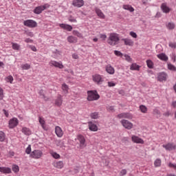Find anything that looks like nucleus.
<instances>
[{"instance_id":"1","label":"nucleus","mask_w":176,"mask_h":176,"mask_svg":"<svg viewBox=\"0 0 176 176\" xmlns=\"http://www.w3.org/2000/svg\"><path fill=\"white\" fill-rule=\"evenodd\" d=\"M119 41H120V38L118 33H110L107 39V43L109 44L110 46H116V45L119 43Z\"/></svg>"},{"instance_id":"2","label":"nucleus","mask_w":176,"mask_h":176,"mask_svg":"<svg viewBox=\"0 0 176 176\" xmlns=\"http://www.w3.org/2000/svg\"><path fill=\"white\" fill-rule=\"evenodd\" d=\"M87 101H97V100H100V94H98L97 90L87 91Z\"/></svg>"},{"instance_id":"3","label":"nucleus","mask_w":176,"mask_h":176,"mask_svg":"<svg viewBox=\"0 0 176 176\" xmlns=\"http://www.w3.org/2000/svg\"><path fill=\"white\" fill-rule=\"evenodd\" d=\"M92 80L94 83H96V85H102V83L104 82V78H102V75H100L98 74H94L92 76Z\"/></svg>"},{"instance_id":"4","label":"nucleus","mask_w":176,"mask_h":176,"mask_svg":"<svg viewBox=\"0 0 176 176\" xmlns=\"http://www.w3.org/2000/svg\"><path fill=\"white\" fill-rule=\"evenodd\" d=\"M23 25L29 28H35L38 27V23L32 19H28L23 21Z\"/></svg>"},{"instance_id":"5","label":"nucleus","mask_w":176,"mask_h":176,"mask_svg":"<svg viewBox=\"0 0 176 176\" xmlns=\"http://www.w3.org/2000/svg\"><path fill=\"white\" fill-rule=\"evenodd\" d=\"M30 156L32 159H41L43 156V152L41 150H34Z\"/></svg>"},{"instance_id":"6","label":"nucleus","mask_w":176,"mask_h":176,"mask_svg":"<svg viewBox=\"0 0 176 176\" xmlns=\"http://www.w3.org/2000/svg\"><path fill=\"white\" fill-rule=\"evenodd\" d=\"M49 8H50V5H49L48 3H46L44 6H38L34 10V13H35L36 14H41V13H42L43 10Z\"/></svg>"},{"instance_id":"7","label":"nucleus","mask_w":176,"mask_h":176,"mask_svg":"<svg viewBox=\"0 0 176 176\" xmlns=\"http://www.w3.org/2000/svg\"><path fill=\"white\" fill-rule=\"evenodd\" d=\"M50 67H54L55 68H58L59 69H63L64 68V65L61 61L58 62L56 60H50L49 63Z\"/></svg>"},{"instance_id":"8","label":"nucleus","mask_w":176,"mask_h":176,"mask_svg":"<svg viewBox=\"0 0 176 176\" xmlns=\"http://www.w3.org/2000/svg\"><path fill=\"white\" fill-rule=\"evenodd\" d=\"M120 123L126 130H131L134 126L132 122L127 120H122L120 121Z\"/></svg>"},{"instance_id":"9","label":"nucleus","mask_w":176,"mask_h":176,"mask_svg":"<svg viewBox=\"0 0 176 176\" xmlns=\"http://www.w3.org/2000/svg\"><path fill=\"white\" fill-rule=\"evenodd\" d=\"M167 78H168V76L167 75V73L164 72H162L157 74V80L158 82H166L167 80Z\"/></svg>"},{"instance_id":"10","label":"nucleus","mask_w":176,"mask_h":176,"mask_svg":"<svg viewBox=\"0 0 176 176\" xmlns=\"http://www.w3.org/2000/svg\"><path fill=\"white\" fill-rule=\"evenodd\" d=\"M19 124V120L16 118H13L10 120L8 126L10 129H14Z\"/></svg>"},{"instance_id":"11","label":"nucleus","mask_w":176,"mask_h":176,"mask_svg":"<svg viewBox=\"0 0 176 176\" xmlns=\"http://www.w3.org/2000/svg\"><path fill=\"white\" fill-rule=\"evenodd\" d=\"M117 118H118V119H129L131 120L133 119V115L131 113H120L117 116Z\"/></svg>"},{"instance_id":"12","label":"nucleus","mask_w":176,"mask_h":176,"mask_svg":"<svg viewBox=\"0 0 176 176\" xmlns=\"http://www.w3.org/2000/svg\"><path fill=\"white\" fill-rule=\"evenodd\" d=\"M131 141L134 142V144H144L145 142L144 141V140H142V138L135 135H133L131 136Z\"/></svg>"},{"instance_id":"13","label":"nucleus","mask_w":176,"mask_h":176,"mask_svg":"<svg viewBox=\"0 0 176 176\" xmlns=\"http://www.w3.org/2000/svg\"><path fill=\"white\" fill-rule=\"evenodd\" d=\"M163 148L166 149V151H175L176 144L175 143H167L166 144H164Z\"/></svg>"},{"instance_id":"14","label":"nucleus","mask_w":176,"mask_h":176,"mask_svg":"<svg viewBox=\"0 0 176 176\" xmlns=\"http://www.w3.org/2000/svg\"><path fill=\"white\" fill-rule=\"evenodd\" d=\"M52 166L55 167V168H58L59 170H61V168H64V162L55 161L52 163Z\"/></svg>"},{"instance_id":"15","label":"nucleus","mask_w":176,"mask_h":176,"mask_svg":"<svg viewBox=\"0 0 176 176\" xmlns=\"http://www.w3.org/2000/svg\"><path fill=\"white\" fill-rule=\"evenodd\" d=\"M55 134L58 137V138H61L64 135V131L63 129L59 126H55Z\"/></svg>"},{"instance_id":"16","label":"nucleus","mask_w":176,"mask_h":176,"mask_svg":"<svg viewBox=\"0 0 176 176\" xmlns=\"http://www.w3.org/2000/svg\"><path fill=\"white\" fill-rule=\"evenodd\" d=\"M77 139L79 140L80 148H85L86 146V139H85V136L78 135Z\"/></svg>"},{"instance_id":"17","label":"nucleus","mask_w":176,"mask_h":176,"mask_svg":"<svg viewBox=\"0 0 176 176\" xmlns=\"http://www.w3.org/2000/svg\"><path fill=\"white\" fill-rule=\"evenodd\" d=\"M73 6L76 8H82L85 5V1L83 0H73L72 1Z\"/></svg>"},{"instance_id":"18","label":"nucleus","mask_w":176,"mask_h":176,"mask_svg":"<svg viewBox=\"0 0 176 176\" xmlns=\"http://www.w3.org/2000/svg\"><path fill=\"white\" fill-rule=\"evenodd\" d=\"M88 127L90 131H98V126L91 121L88 122Z\"/></svg>"},{"instance_id":"19","label":"nucleus","mask_w":176,"mask_h":176,"mask_svg":"<svg viewBox=\"0 0 176 176\" xmlns=\"http://www.w3.org/2000/svg\"><path fill=\"white\" fill-rule=\"evenodd\" d=\"M122 41L124 42L125 46H134V41L131 38H122Z\"/></svg>"},{"instance_id":"20","label":"nucleus","mask_w":176,"mask_h":176,"mask_svg":"<svg viewBox=\"0 0 176 176\" xmlns=\"http://www.w3.org/2000/svg\"><path fill=\"white\" fill-rule=\"evenodd\" d=\"M161 9L164 13H170L171 9L167 6V3H163L161 5Z\"/></svg>"},{"instance_id":"21","label":"nucleus","mask_w":176,"mask_h":176,"mask_svg":"<svg viewBox=\"0 0 176 176\" xmlns=\"http://www.w3.org/2000/svg\"><path fill=\"white\" fill-rule=\"evenodd\" d=\"M105 69L107 74H109V75H113V74H115V68H113V67H112L111 65H107Z\"/></svg>"},{"instance_id":"22","label":"nucleus","mask_w":176,"mask_h":176,"mask_svg":"<svg viewBox=\"0 0 176 176\" xmlns=\"http://www.w3.org/2000/svg\"><path fill=\"white\" fill-rule=\"evenodd\" d=\"M55 105L56 107H60L63 105V96L61 95H58L55 100Z\"/></svg>"},{"instance_id":"23","label":"nucleus","mask_w":176,"mask_h":176,"mask_svg":"<svg viewBox=\"0 0 176 176\" xmlns=\"http://www.w3.org/2000/svg\"><path fill=\"white\" fill-rule=\"evenodd\" d=\"M95 12L100 19H105V14H104V12H102V11H101V10H100L98 8H95Z\"/></svg>"},{"instance_id":"24","label":"nucleus","mask_w":176,"mask_h":176,"mask_svg":"<svg viewBox=\"0 0 176 176\" xmlns=\"http://www.w3.org/2000/svg\"><path fill=\"white\" fill-rule=\"evenodd\" d=\"M157 57L160 60H162V61H168V56H167L164 53L157 54Z\"/></svg>"},{"instance_id":"25","label":"nucleus","mask_w":176,"mask_h":176,"mask_svg":"<svg viewBox=\"0 0 176 176\" xmlns=\"http://www.w3.org/2000/svg\"><path fill=\"white\" fill-rule=\"evenodd\" d=\"M0 173H3V174H10L12 169L8 167H0Z\"/></svg>"},{"instance_id":"26","label":"nucleus","mask_w":176,"mask_h":176,"mask_svg":"<svg viewBox=\"0 0 176 176\" xmlns=\"http://www.w3.org/2000/svg\"><path fill=\"white\" fill-rule=\"evenodd\" d=\"M59 27L63 30H67V31H72V27L71 25L60 23L59 24Z\"/></svg>"},{"instance_id":"27","label":"nucleus","mask_w":176,"mask_h":176,"mask_svg":"<svg viewBox=\"0 0 176 176\" xmlns=\"http://www.w3.org/2000/svg\"><path fill=\"white\" fill-rule=\"evenodd\" d=\"M122 8L124 10H129V12H133L135 10L134 8H133V6H131V5H129V4H124L122 6Z\"/></svg>"},{"instance_id":"28","label":"nucleus","mask_w":176,"mask_h":176,"mask_svg":"<svg viewBox=\"0 0 176 176\" xmlns=\"http://www.w3.org/2000/svg\"><path fill=\"white\" fill-rule=\"evenodd\" d=\"M67 41L69 43H76L78 42V38L74 36H69L67 37Z\"/></svg>"},{"instance_id":"29","label":"nucleus","mask_w":176,"mask_h":176,"mask_svg":"<svg viewBox=\"0 0 176 176\" xmlns=\"http://www.w3.org/2000/svg\"><path fill=\"white\" fill-rule=\"evenodd\" d=\"M38 122L40 124H41L42 129H43V130L47 131V128H46V124H45V120L43 118L39 117Z\"/></svg>"},{"instance_id":"30","label":"nucleus","mask_w":176,"mask_h":176,"mask_svg":"<svg viewBox=\"0 0 176 176\" xmlns=\"http://www.w3.org/2000/svg\"><path fill=\"white\" fill-rule=\"evenodd\" d=\"M62 90L64 93V94H68L69 90V87L65 83H63L62 85Z\"/></svg>"},{"instance_id":"31","label":"nucleus","mask_w":176,"mask_h":176,"mask_svg":"<svg viewBox=\"0 0 176 176\" xmlns=\"http://www.w3.org/2000/svg\"><path fill=\"white\" fill-rule=\"evenodd\" d=\"M50 154L51 155V156H52V157H54V159H60L61 157V156L60 155V154L54 152L52 150L50 151Z\"/></svg>"},{"instance_id":"32","label":"nucleus","mask_w":176,"mask_h":176,"mask_svg":"<svg viewBox=\"0 0 176 176\" xmlns=\"http://www.w3.org/2000/svg\"><path fill=\"white\" fill-rule=\"evenodd\" d=\"M140 68H141V66L137 65V63H133L130 67L131 71H139Z\"/></svg>"},{"instance_id":"33","label":"nucleus","mask_w":176,"mask_h":176,"mask_svg":"<svg viewBox=\"0 0 176 176\" xmlns=\"http://www.w3.org/2000/svg\"><path fill=\"white\" fill-rule=\"evenodd\" d=\"M139 109H140V111L142 112V113H148V107L144 104H141L139 107Z\"/></svg>"},{"instance_id":"34","label":"nucleus","mask_w":176,"mask_h":176,"mask_svg":"<svg viewBox=\"0 0 176 176\" xmlns=\"http://www.w3.org/2000/svg\"><path fill=\"white\" fill-rule=\"evenodd\" d=\"M22 133H23V134H25V135H30L31 134V130H30V129L27 128V127H23L22 129Z\"/></svg>"},{"instance_id":"35","label":"nucleus","mask_w":176,"mask_h":176,"mask_svg":"<svg viewBox=\"0 0 176 176\" xmlns=\"http://www.w3.org/2000/svg\"><path fill=\"white\" fill-rule=\"evenodd\" d=\"M72 34H73V35L78 36V38H81L82 39H83V34H82V33L79 32V31L74 30Z\"/></svg>"},{"instance_id":"36","label":"nucleus","mask_w":176,"mask_h":176,"mask_svg":"<svg viewBox=\"0 0 176 176\" xmlns=\"http://www.w3.org/2000/svg\"><path fill=\"white\" fill-rule=\"evenodd\" d=\"M6 82H7V83H13V80H14V79L13 78V76L10 75L8 76H7L5 78Z\"/></svg>"},{"instance_id":"37","label":"nucleus","mask_w":176,"mask_h":176,"mask_svg":"<svg viewBox=\"0 0 176 176\" xmlns=\"http://www.w3.org/2000/svg\"><path fill=\"white\" fill-rule=\"evenodd\" d=\"M154 166L155 167H160L162 166V160L157 158L154 162Z\"/></svg>"},{"instance_id":"38","label":"nucleus","mask_w":176,"mask_h":176,"mask_svg":"<svg viewBox=\"0 0 176 176\" xmlns=\"http://www.w3.org/2000/svg\"><path fill=\"white\" fill-rule=\"evenodd\" d=\"M166 28L168 30H174V28H175V24H174L173 22H169L166 25Z\"/></svg>"},{"instance_id":"39","label":"nucleus","mask_w":176,"mask_h":176,"mask_svg":"<svg viewBox=\"0 0 176 176\" xmlns=\"http://www.w3.org/2000/svg\"><path fill=\"white\" fill-rule=\"evenodd\" d=\"M12 47L14 50H20V45L17 43H12Z\"/></svg>"},{"instance_id":"40","label":"nucleus","mask_w":176,"mask_h":176,"mask_svg":"<svg viewBox=\"0 0 176 176\" xmlns=\"http://www.w3.org/2000/svg\"><path fill=\"white\" fill-rule=\"evenodd\" d=\"M91 119H98V112H94L90 114Z\"/></svg>"},{"instance_id":"41","label":"nucleus","mask_w":176,"mask_h":176,"mask_svg":"<svg viewBox=\"0 0 176 176\" xmlns=\"http://www.w3.org/2000/svg\"><path fill=\"white\" fill-rule=\"evenodd\" d=\"M6 138V135H5V133L3 131H0V141L1 142H3L5 141V139Z\"/></svg>"},{"instance_id":"42","label":"nucleus","mask_w":176,"mask_h":176,"mask_svg":"<svg viewBox=\"0 0 176 176\" xmlns=\"http://www.w3.org/2000/svg\"><path fill=\"white\" fill-rule=\"evenodd\" d=\"M147 67L150 69L153 68V62L151 60H146Z\"/></svg>"},{"instance_id":"43","label":"nucleus","mask_w":176,"mask_h":176,"mask_svg":"<svg viewBox=\"0 0 176 176\" xmlns=\"http://www.w3.org/2000/svg\"><path fill=\"white\" fill-rule=\"evenodd\" d=\"M21 68L22 69H24V70L30 69V68H31V65L28 63H26V64L22 65Z\"/></svg>"},{"instance_id":"44","label":"nucleus","mask_w":176,"mask_h":176,"mask_svg":"<svg viewBox=\"0 0 176 176\" xmlns=\"http://www.w3.org/2000/svg\"><path fill=\"white\" fill-rule=\"evenodd\" d=\"M168 69H170V71H176L175 66L171 63L168 64Z\"/></svg>"},{"instance_id":"45","label":"nucleus","mask_w":176,"mask_h":176,"mask_svg":"<svg viewBox=\"0 0 176 176\" xmlns=\"http://www.w3.org/2000/svg\"><path fill=\"white\" fill-rule=\"evenodd\" d=\"M114 54L118 57H123V54L120 51L115 50Z\"/></svg>"},{"instance_id":"46","label":"nucleus","mask_w":176,"mask_h":176,"mask_svg":"<svg viewBox=\"0 0 176 176\" xmlns=\"http://www.w3.org/2000/svg\"><path fill=\"white\" fill-rule=\"evenodd\" d=\"M12 171H14V173H19V166L12 165Z\"/></svg>"},{"instance_id":"47","label":"nucleus","mask_w":176,"mask_h":176,"mask_svg":"<svg viewBox=\"0 0 176 176\" xmlns=\"http://www.w3.org/2000/svg\"><path fill=\"white\" fill-rule=\"evenodd\" d=\"M124 57L125 58L126 61H128V63H131V61H133V59L131 58V57H130V56L127 54H125Z\"/></svg>"},{"instance_id":"48","label":"nucleus","mask_w":176,"mask_h":176,"mask_svg":"<svg viewBox=\"0 0 176 176\" xmlns=\"http://www.w3.org/2000/svg\"><path fill=\"white\" fill-rule=\"evenodd\" d=\"M109 87H115L116 86V83L113 81H109L107 82Z\"/></svg>"},{"instance_id":"49","label":"nucleus","mask_w":176,"mask_h":176,"mask_svg":"<svg viewBox=\"0 0 176 176\" xmlns=\"http://www.w3.org/2000/svg\"><path fill=\"white\" fill-rule=\"evenodd\" d=\"M168 45L171 49H176V43L170 42Z\"/></svg>"},{"instance_id":"50","label":"nucleus","mask_w":176,"mask_h":176,"mask_svg":"<svg viewBox=\"0 0 176 176\" xmlns=\"http://www.w3.org/2000/svg\"><path fill=\"white\" fill-rule=\"evenodd\" d=\"M129 35L131 36H132V38H138V35H137V33L134 32H129Z\"/></svg>"},{"instance_id":"51","label":"nucleus","mask_w":176,"mask_h":176,"mask_svg":"<svg viewBox=\"0 0 176 176\" xmlns=\"http://www.w3.org/2000/svg\"><path fill=\"white\" fill-rule=\"evenodd\" d=\"M168 167L170 168H174V170H176V164H173V163L170 162L168 164Z\"/></svg>"},{"instance_id":"52","label":"nucleus","mask_w":176,"mask_h":176,"mask_svg":"<svg viewBox=\"0 0 176 176\" xmlns=\"http://www.w3.org/2000/svg\"><path fill=\"white\" fill-rule=\"evenodd\" d=\"M126 174H127V170H126V169H122V170L120 172V176L126 175Z\"/></svg>"},{"instance_id":"53","label":"nucleus","mask_w":176,"mask_h":176,"mask_svg":"<svg viewBox=\"0 0 176 176\" xmlns=\"http://www.w3.org/2000/svg\"><path fill=\"white\" fill-rule=\"evenodd\" d=\"M3 100V89L0 87V100Z\"/></svg>"},{"instance_id":"54","label":"nucleus","mask_w":176,"mask_h":176,"mask_svg":"<svg viewBox=\"0 0 176 176\" xmlns=\"http://www.w3.org/2000/svg\"><path fill=\"white\" fill-rule=\"evenodd\" d=\"M25 153L28 154V155H30V153H31V145H29L28 146V148H26L25 150Z\"/></svg>"},{"instance_id":"55","label":"nucleus","mask_w":176,"mask_h":176,"mask_svg":"<svg viewBox=\"0 0 176 176\" xmlns=\"http://www.w3.org/2000/svg\"><path fill=\"white\" fill-rule=\"evenodd\" d=\"M153 113H154V115H158V116H160V114H161L160 111L157 109H155L153 110Z\"/></svg>"},{"instance_id":"56","label":"nucleus","mask_w":176,"mask_h":176,"mask_svg":"<svg viewBox=\"0 0 176 176\" xmlns=\"http://www.w3.org/2000/svg\"><path fill=\"white\" fill-rule=\"evenodd\" d=\"M100 39H102V41H105V39H107V34H100Z\"/></svg>"},{"instance_id":"57","label":"nucleus","mask_w":176,"mask_h":176,"mask_svg":"<svg viewBox=\"0 0 176 176\" xmlns=\"http://www.w3.org/2000/svg\"><path fill=\"white\" fill-rule=\"evenodd\" d=\"M39 95L41 96V98H45V92L43 89L39 91Z\"/></svg>"},{"instance_id":"58","label":"nucleus","mask_w":176,"mask_h":176,"mask_svg":"<svg viewBox=\"0 0 176 176\" xmlns=\"http://www.w3.org/2000/svg\"><path fill=\"white\" fill-rule=\"evenodd\" d=\"M3 112L6 118H9V111L6 109H3Z\"/></svg>"},{"instance_id":"59","label":"nucleus","mask_w":176,"mask_h":176,"mask_svg":"<svg viewBox=\"0 0 176 176\" xmlns=\"http://www.w3.org/2000/svg\"><path fill=\"white\" fill-rule=\"evenodd\" d=\"M25 42L26 43H32V42H34V41H32V39H31V38H26V39H25Z\"/></svg>"},{"instance_id":"60","label":"nucleus","mask_w":176,"mask_h":176,"mask_svg":"<svg viewBox=\"0 0 176 176\" xmlns=\"http://www.w3.org/2000/svg\"><path fill=\"white\" fill-rule=\"evenodd\" d=\"M26 34L28 35V36H31L32 38V36H34V33H32V32H26Z\"/></svg>"},{"instance_id":"61","label":"nucleus","mask_w":176,"mask_h":176,"mask_svg":"<svg viewBox=\"0 0 176 176\" xmlns=\"http://www.w3.org/2000/svg\"><path fill=\"white\" fill-rule=\"evenodd\" d=\"M107 110L110 112H113V111H115V109L113 108V107H109L107 108Z\"/></svg>"},{"instance_id":"62","label":"nucleus","mask_w":176,"mask_h":176,"mask_svg":"<svg viewBox=\"0 0 176 176\" xmlns=\"http://www.w3.org/2000/svg\"><path fill=\"white\" fill-rule=\"evenodd\" d=\"M56 144L57 145V146H61V140H56Z\"/></svg>"},{"instance_id":"63","label":"nucleus","mask_w":176,"mask_h":176,"mask_svg":"<svg viewBox=\"0 0 176 176\" xmlns=\"http://www.w3.org/2000/svg\"><path fill=\"white\" fill-rule=\"evenodd\" d=\"M72 58H74V60H78V58H79V56H78V54H73L72 55Z\"/></svg>"},{"instance_id":"64","label":"nucleus","mask_w":176,"mask_h":176,"mask_svg":"<svg viewBox=\"0 0 176 176\" xmlns=\"http://www.w3.org/2000/svg\"><path fill=\"white\" fill-rule=\"evenodd\" d=\"M172 107H173V108H176V101L172 102Z\"/></svg>"}]
</instances>
